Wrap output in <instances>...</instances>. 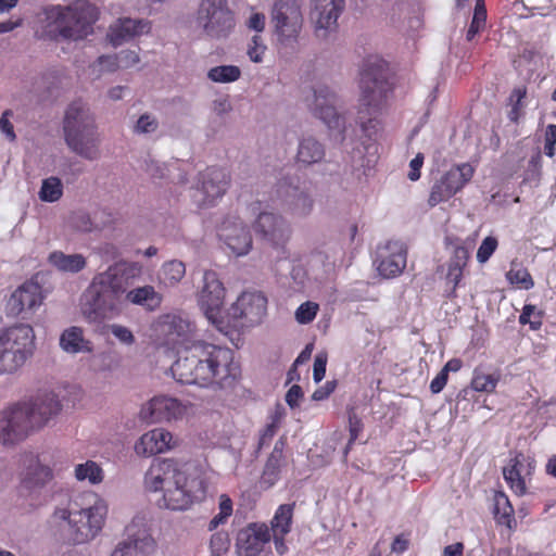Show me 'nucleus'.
<instances>
[{
  "mask_svg": "<svg viewBox=\"0 0 556 556\" xmlns=\"http://www.w3.org/2000/svg\"><path fill=\"white\" fill-rule=\"evenodd\" d=\"M173 378L181 384L231 390L241 377L233 352L202 340L191 341L177 352L170 367Z\"/></svg>",
  "mask_w": 556,
  "mask_h": 556,
  "instance_id": "nucleus-1",
  "label": "nucleus"
},
{
  "mask_svg": "<svg viewBox=\"0 0 556 556\" xmlns=\"http://www.w3.org/2000/svg\"><path fill=\"white\" fill-rule=\"evenodd\" d=\"M144 486L151 492L163 491L159 506L186 510L206 494L202 470L174 458H155L144 475Z\"/></svg>",
  "mask_w": 556,
  "mask_h": 556,
  "instance_id": "nucleus-2",
  "label": "nucleus"
},
{
  "mask_svg": "<svg viewBox=\"0 0 556 556\" xmlns=\"http://www.w3.org/2000/svg\"><path fill=\"white\" fill-rule=\"evenodd\" d=\"M62 129L65 144L73 153L90 162L101 157L102 138L86 103L74 101L66 108Z\"/></svg>",
  "mask_w": 556,
  "mask_h": 556,
  "instance_id": "nucleus-3",
  "label": "nucleus"
},
{
  "mask_svg": "<svg viewBox=\"0 0 556 556\" xmlns=\"http://www.w3.org/2000/svg\"><path fill=\"white\" fill-rule=\"evenodd\" d=\"M359 87L362 93L357 123L364 135L371 139L380 130L378 116L382 112L391 87L384 70L376 65H368L363 70Z\"/></svg>",
  "mask_w": 556,
  "mask_h": 556,
  "instance_id": "nucleus-4",
  "label": "nucleus"
},
{
  "mask_svg": "<svg viewBox=\"0 0 556 556\" xmlns=\"http://www.w3.org/2000/svg\"><path fill=\"white\" fill-rule=\"evenodd\" d=\"M46 16L55 25L64 39L80 40L93 31L98 10L86 0H76L67 7L51 5L45 9Z\"/></svg>",
  "mask_w": 556,
  "mask_h": 556,
  "instance_id": "nucleus-5",
  "label": "nucleus"
},
{
  "mask_svg": "<svg viewBox=\"0 0 556 556\" xmlns=\"http://www.w3.org/2000/svg\"><path fill=\"white\" fill-rule=\"evenodd\" d=\"M35 333L31 326L18 324L0 334V375L21 367L33 354Z\"/></svg>",
  "mask_w": 556,
  "mask_h": 556,
  "instance_id": "nucleus-6",
  "label": "nucleus"
},
{
  "mask_svg": "<svg viewBox=\"0 0 556 556\" xmlns=\"http://www.w3.org/2000/svg\"><path fill=\"white\" fill-rule=\"evenodd\" d=\"M276 194L281 208L294 218H306L314 211V190L305 181L281 179L277 184Z\"/></svg>",
  "mask_w": 556,
  "mask_h": 556,
  "instance_id": "nucleus-7",
  "label": "nucleus"
},
{
  "mask_svg": "<svg viewBox=\"0 0 556 556\" xmlns=\"http://www.w3.org/2000/svg\"><path fill=\"white\" fill-rule=\"evenodd\" d=\"M197 21L203 31L213 39H223L233 30L236 21L227 0H202Z\"/></svg>",
  "mask_w": 556,
  "mask_h": 556,
  "instance_id": "nucleus-8",
  "label": "nucleus"
},
{
  "mask_svg": "<svg viewBox=\"0 0 556 556\" xmlns=\"http://www.w3.org/2000/svg\"><path fill=\"white\" fill-rule=\"evenodd\" d=\"M338 96L327 85H316L305 97L308 111L331 130H338L344 139L345 117L338 112Z\"/></svg>",
  "mask_w": 556,
  "mask_h": 556,
  "instance_id": "nucleus-9",
  "label": "nucleus"
},
{
  "mask_svg": "<svg viewBox=\"0 0 556 556\" xmlns=\"http://www.w3.org/2000/svg\"><path fill=\"white\" fill-rule=\"evenodd\" d=\"M119 311L121 298L93 278L81 303L85 318L90 323H100L117 315Z\"/></svg>",
  "mask_w": 556,
  "mask_h": 556,
  "instance_id": "nucleus-10",
  "label": "nucleus"
},
{
  "mask_svg": "<svg viewBox=\"0 0 556 556\" xmlns=\"http://www.w3.org/2000/svg\"><path fill=\"white\" fill-rule=\"evenodd\" d=\"M28 410H25L22 402L14 403L0 409V444L14 446L25 441L34 433Z\"/></svg>",
  "mask_w": 556,
  "mask_h": 556,
  "instance_id": "nucleus-11",
  "label": "nucleus"
},
{
  "mask_svg": "<svg viewBox=\"0 0 556 556\" xmlns=\"http://www.w3.org/2000/svg\"><path fill=\"white\" fill-rule=\"evenodd\" d=\"M203 286L199 293V305L210 323L222 329L224 319L222 316L226 289L218 275L214 270H205Z\"/></svg>",
  "mask_w": 556,
  "mask_h": 556,
  "instance_id": "nucleus-12",
  "label": "nucleus"
},
{
  "mask_svg": "<svg viewBox=\"0 0 556 556\" xmlns=\"http://www.w3.org/2000/svg\"><path fill=\"white\" fill-rule=\"evenodd\" d=\"M125 539L117 543L111 556H153L155 541L143 518H134L125 529Z\"/></svg>",
  "mask_w": 556,
  "mask_h": 556,
  "instance_id": "nucleus-13",
  "label": "nucleus"
},
{
  "mask_svg": "<svg viewBox=\"0 0 556 556\" xmlns=\"http://www.w3.org/2000/svg\"><path fill=\"white\" fill-rule=\"evenodd\" d=\"M473 173V167L469 163L453 166L433 182L428 198V205L434 207L450 200L470 181Z\"/></svg>",
  "mask_w": 556,
  "mask_h": 556,
  "instance_id": "nucleus-14",
  "label": "nucleus"
},
{
  "mask_svg": "<svg viewBox=\"0 0 556 556\" xmlns=\"http://www.w3.org/2000/svg\"><path fill=\"white\" fill-rule=\"evenodd\" d=\"M230 185V176L226 169L211 166L200 172L192 195L199 206H211L220 199Z\"/></svg>",
  "mask_w": 556,
  "mask_h": 556,
  "instance_id": "nucleus-15",
  "label": "nucleus"
},
{
  "mask_svg": "<svg viewBox=\"0 0 556 556\" xmlns=\"http://www.w3.org/2000/svg\"><path fill=\"white\" fill-rule=\"evenodd\" d=\"M105 514L106 507L101 503L86 508H76L70 526L71 540L75 544L92 540L102 529Z\"/></svg>",
  "mask_w": 556,
  "mask_h": 556,
  "instance_id": "nucleus-16",
  "label": "nucleus"
},
{
  "mask_svg": "<svg viewBox=\"0 0 556 556\" xmlns=\"http://www.w3.org/2000/svg\"><path fill=\"white\" fill-rule=\"evenodd\" d=\"M271 21L282 42L295 41L303 22L298 1L276 0L271 10Z\"/></svg>",
  "mask_w": 556,
  "mask_h": 556,
  "instance_id": "nucleus-17",
  "label": "nucleus"
},
{
  "mask_svg": "<svg viewBox=\"0 0 556 556\" xmlns=\"http://www.w3.org/2000/svg\"><path fill=\"white\" fill-rule=\"evenodd\" d=\"M253 229L265 243L285 253L292 229L283 216L273 212H262L254 220Z\"/></svg>",
  "mask_w": 556,
  "mask_h": 556,
  "instance_id": "nucleus-18",
  "label": "nucleus"
},
{
  "mask_svg": "<svg viewBox=\"0 0 556 556\" xmlns=\"http://www.w3.org/2000/svg\"><path fill=\"white\" fill-rule=\"evenodd\" d=\"M266 312L267 299L262 292H243L230 306L228 316L242 327H252L262 323Z\"/></svg>",
  "mask_w": 556,
  "mask_h": 556,
  "instance_id": "nucleus-19",
  "label": "nucleus"
},
{
  "mask_svg": "<svg viewBox=\"0 0 556 556\" xmlns=\"http://www.w3.org/2000/svg\"><path fill=\"white\" fill-rule=\"evenodd\" d=\"M53 479L52 469L40 463L38 456H31L20 482V494L31 500L30 505L39 500L41 490Z\"/></svg>",
  "mask_w": 556,
  "mask_h": 556,
  "instance_id": "nucleus-20",
  "label": "nucleus"
},
{
  "mask_svg": "<svg viewBox=\"0 0 556 556\" xmlns=\"http://www.w3.org/2000/svg\"><path fill=\"white\" fill-rule=\"evenodd\" d=\"M345 9V0H315L312 12L316 37L327 39L338 30V18Z\"/></svg>",
  "mask_w": 556,
  "mask_h": 556,
  "instance_id": "nucleus-21",
  "label": "nucleus"
},
{
  "mask_svg": "<svg viewBox=\"0 0 556 556\" xmlns=\"http://www.w3.org/2000/svg\"><path fill=\"white\" fill-rule=\"evenodd\" d=\"M43 295L39 283L26 281L12 292L5 303V314L17 317L22 314H33L42 304Z\"/></svg>",
  "mask_w": 556,
  "mask_h": 556,
  "instance_id": "nucleus-22",
  "label": "nucleus"
},
{
  "mask_svg": "<svg viewBox=\"0 0 556 556\" xmlns=\"http://www.w3.org/2000/svg\"><path fill=\"white\" fill-rule=\"evenodd\" d=\"M377 269L384 278H394L403 273L407 263V248L401 241H388L378 247Z\"/></svg>",
  "mask_w": 556,
  "mask_h": 556,
  "instance_id": "nucleus-23",
  "label": "nucleus"
},
{
  "mask_svg": "<svg viewBox=\"0 0 556 556\" xmlns=\"http://www.w3.org/2000/svg\"><path fill=\"white\" fill-rule=\"evenodd\" d=\"M25 410H28L29 422L33 431H38L48 425L50 419L56 416L62 404L53 393L37 395L29 402H22Z\"/></svg>",
  "mask_w": 556,
  "mask_h": 556,
  "instance_id": "nucleus-24",
  "label": "nucleus"
},
{
  "mask_svg": "<svg viewBox=\"0 0 556 556\" xmlns=\"http://www.w3.org/2000/svg\"><path fill=\"white\" fill-rule=\"evenodd\" d=\"M218 237L237 256L245 255L252 249V236L248 226L238 217L223 222Z\"/></svg>",
  "mask_w": 556,
  "mask_h": 556,
  "instance_id": "nucleus-25",
  "label": "nucleus"
},
{
  "mask_svg": "<svg viewBox=\"0 0 556 556\" xmlns=\"http://www.w3.org/2000/svg\"><path fill=\"white\" fill-rule=\"evenodd\" d=\"M182 414L184 407L178 400L168 396H154L140 409L141 420L148 424L170 421Z\"/></svg>",
  "mask_w": 556,
  "mask_h": 556,
  "instance_id": "nucleus-26",
  "label": "nucleus"
},
{
  "mask_svg": "<svg viewBox=\"0 0 556 556\" xmlns=\"http://www.w3.org/2000/svg\"><path fill=\"white\" fill-rule=\"evenodd\" d=\"M287 445V438L280 437L274 445L271 453L268 455L260 478V485L262 489H270L279 480L281 470L286 466L285 448Z\"/></svg>",
  "mask_w": 556,
  "mask_h": 556,
  "instance_id": "nucleus-27",
  "label": "nucleus"
},
{
  "mask_svg": "<svg viewBox=\"0 0 556 556\" xmlns=\"http://www.w3.org/2000/svg\"><path fill=\"white\" fill-rule=\"evenodd\" d=\"M193 328L189 320L177 315H166L160 324V331L165 337L166 343L174 348L190 344L189 337Z\"/></svg>",
  "mask_w": 556,
  "mask_h": 556,
  "instance_id": "nucleus-28",
  "label": "nucleus"
},
{
  "mask_svg": "<svg viewBox=\"0 0 556 556\" xmlns=\"http://www.w3.org/2000/svg\"><path fill=\"white\" fill-rule=\"evenodd\" d=\"M135 270V266L127 263H116L94 278L105 288L118 295L127 293L128 278Z\"/></svg>",
  "mask_w": 556,
  "mask_h": 556,
  "instance_id": "nucleus-29",
  "label": "nucleus"
},
{
  "mask_svg": "<svg viewBox=\"0 0 556 556\" xmlns=\"http://www.w3.org/2000/svg\"><path fill=\"white\" fill-rule=\"evenodd\" d=\"M326 157V146L314 136H304L299 140L295 163L299 168L320 164Z\"/></svg>",
  "mask_w": 556,
  "mask_h": 556,
  "instance_id": "nucleus-30",
  "label": "nucleus"
},
{
  "mask_svg": "<svg viewBox=\"0 0 556 556\" xmlns=\"http://www.w3.org/2000/svg\"><path fill=\"white\" fill-rule=\"evenodd\" d=\"M172 439L170 432L156 428L141 435L135 444V451L142 456L160 454L170 447Z\"/></svg>",
  "mask_w": 556,
  "mask_h": 556,
  "instance_id": "nucleus-31",
  "label": "nucleus"
},
{
  "mask_svg": "<svg viewBox=\"0 0 556 556\" xmlns=\"http://www.w3.org/2000/svg\"><path fill=\"white\" fill-rule=\"evenodd\" d=\"M151 23L147 20L121 18L115 26L110 28L109 38L114 47L132 39L136 36L148 33Z\"/></svg>",
  "mask_w": 556,
  "mask_h": 556,
  "instance_id": "nucleus-32",
  "label": "nucleus"
},
{
  "mask_svg": "<svg viewBox=\"0 0 556 556\" xmlns=\"http://www.w3.org/2000/svg\"><path fill=\"white\" fill-rule=\"evenodd\" d=\"M60 346L68 354L91 353L92 342L85 338L80 327L72 326L63 330L60 336Z\"/></svg>",
  "mask_w": 556,
  "mask_h": 556,
  "instance_id": "nucleus-33",
  "label": "nucleus"
},
{
  "mask_svg": "<svg viewBox=\"0 0 556 556\" xmlns=\"http://www.w3.org/2000/svg\"><path fill=\"white\" fill-rule=\"evenodd\" d=\"M527 460L526 456L518 452L515 457L510 458L507 466L503 468V476L510 490L518 496L527 493V485L525 478L521 476L523 463Z\"/></svg>",
  "mask_w": 556,
  "mask_h": 556,
  "instance_id": "nucleus-34",
  "label": "nucleus"
},
{
  "mask_svg": "<svg viewBox=\"0 0 556 556\" xmlns=\"http://www.w3.org/2000/svg\"><path fill=\"white\" fill-rule=\"evenodd\" d=\"M48 262L59 271L68 274H77L87 265L86 257L83 254H65L62 251L51 252Z\"/></svg>",
  "mask_w": 556,
  "mask_h": 556,
  "instance_id": "nucleus-35",
  "label": "nucleus"
},
{
  "mask_svg": "<svg viewBox=\"0 0 556 556\" xmlns=\"http://www.w3.org/2000/svg\"><path fill=\"white\" fill-rule=\"evenodd\" d=\"M126 300L135 305L143 306L148 311H155L162 303V295L153 286H142L129 290Z\"/></svg>",
  "mask_w": 556,
  "mask_h": 556,
  "instance_id": "nucleus-36",
  "label": "nucleus"
},
{
  "mask_svg": "<svg viewBox=\"0 0 556 556\" xmlns=\"http://www.w3.org/2000/svg\"><path fill=\"white\" fill-rule=\"evenodd\" d=\"M469 260V251L466 247L457 244L448 262L446 279L453 283L452 295H455L456 287L463 278V269Z\"/></svg>",
  "mask_w": 556,
  "mask_h": 556,
  "instance_id": "nucleus-37",
  "label": "nucleus"
},
{
  "mask_svg": "<svg viewBox=\"0 0 556 556\" xmlns=\"http://www.w3.org/2000/svg\"><path fill=\"white\" fill-rule=\"evenodd\" d=\"M493 513L497 523L511 528V523L515 522V510L504 492L495 493Z\"/></svg>",
  "mask_w": 556,
  "mask_h": 556,
  "instance_id": "nucleus-38",
  "label": "nucleus"
},
{
  "mask_svg": "<svg viewBox=\"0 0 556 556\" xmlns=\"http://www.w3.org/2000/svg\"><path fill=\"white\" fill-rule=\"evenodd\" d=\"M294 504H282L271 520L273 533L288 534L291 530Z\"/></svg>",
  "mask_w": 556,
  "mask_h": 556,
  "instance_id": "nucleus-39",
  "label": "nucleus"
},
{
  "mask_svg": "<svg viewBox=\"0 0 556 556\" xmlns=\"http://www.w3.org/2000/svg\"><path fill=\"white\" fill-rule=\"evenodd\" d=\"M38 195L42 202L54 203L59 201L63 195L61 179L55 176L43 179Z\"/></svg>",
  "mask_w": 556,
  "mask_h": 556,
  "instance_id": "nucleus-40",
  "label": "nucleus"
},
{
  "mask_svg": "<svg viewBox=\"0 0 556 556\" xmlns=\"http://www.w3.org/2000/svg\"><path fill=\"white\" fill-rule=\"evenodd\" d=\"M75 478L78 481L88 480L91 484H99L103 481L104 473L99 464L93 460H87L75 467Z\"/></svg>",
  "mask_w": 556,
  "mask_h": 556,
  "instance_id": "nucleus-41",
  "label": "nucleus"
},
{
  "mask_svg": "<svg viewBox=\"0 0 556 556\" xmlns=\"http://www.w3.org/2000/svg\"><path fill=\"white\" fill-rule=\"evenodd\" d=\"M237 552L239 556H258L263 551V545L244 529L237 535Z\"/></svg>",
  "mask_w": 556,
  "mask_h": 556,
  "instance_id": "nucleus-42",
  "label": "nucleus"
},
{
  "mask_svg": "<svg viewBox=\"0 0 556 556\" xmlns=\"http://www.w3.org/2000/svg\"><path fill=\"white\" fill-rule=\"evenodd\" d=\"M241 77V70L237 65H218L208 70L207 78L214 83L229 84Z\"/></svg>",
  "mask_w": 556,
  "mask_h": 556,
  "instance_id": "nucleus-43",
  "label": "nucleus"
},
{
  "mask_svg": "<svg viewBox=\"0 0 556 556\" xmlns=\"http://www.w3.org/2000/svg\"><path fill=\"white\" fill-rule=\"evenodd\" d=\"M186 274V266L181 261L172 260L166 262L160 271V277L165 285L178 283Z\"/></svg>",
  "mask_w": 556,
  "mask_h": 556,
  "instance_id": "nucleus-44",
  "label": "nucleus"
},
{
  "mask_svg": "<svg viewBox=\"0 0 556 556\" xmlns=\"http://www.w3.org/2000/svg\"><path fill=\"white\" fill-rule=\"evenodd\" d=\"M527 94L526 87H517L515 88L508 99L509 105L511 106L508 112V118L510 122L517 123L520 117V110L522 108V99Z\"/></svg>",
  "mask_w": 556,
  "mask_h": 556,
  "instance_id": "nucleus-45",
  "label": "nucleus"
},
{
  "mask_svg": "<svg viewBox=\"0 0 556 556\" xmlns=\"http://www.w3.org/2000/svg\"><path fill=\"white\" fill-rule=\"evenodd\" d=\"M497 381L498 379L493 375H484L476 370L471 380V387L478 392H493L496 388Z\"/></svg>",
  "mask_w": 556,
  "mask_h": 556,
  "instance_id": "nucleus-46",
  "label": "nucleus"
},
{
  "mask_svg": "<svg viewBox=\"0 0 556 556\" xmlns=\"http://www.w3.org/2000/svg\"><path fill=\"white\" fill-rule=\"evenodd\" d=\"M519 323L521 325H530L532 330H539L542 326V314L541 312L535 313V306L532 304H526L519 316Z\"/></svg>",
  "mask_w": 556,
  "mask_h": 556,
  "instance_id": "nucleus-47",
  "label": "nucleus"
},
{
  "mask_svg": "<svg viewBox=\"0 0 556 556\" xmlns=\"http://www.w3.org/2000/svg\"><path fill=\"white\" fill-rule=\"evenodd\" d=\"M498 245V241L495 237L489 236L485 237L478 251H477V260L479 263L483 264L492 256Z\"/></svg>",
  "mask_w": 556,
  "mask_h": 556,
  "instance_id": "nucleus-48",
  "label": "nucleus"
},
{
  "mask_svg": "<svg viewBox=\"0 0 556 556\" xmlns=\"http://www.w3.org/2000/svg\"><path fill=\"white\" fill-rule=\"evenodd\" d=\"M318 305L316 303L309 301L302 303L295 312V319L300 324H308L316 317Z\"/></svg>",
  "mask_w": 556,
  "mask_h": 556,
  "instance_id": "nucleus-49",
  "label": "nucleus"
},
{
  "mask_svg": "<svg viewBox=\"0 0 556 556\" xmlns=\"http://www.w3.org/2000/svg\"><path fill=\"white\" fill-rule=\"evenodd\" d=\"M157 128H159L157 119L154 116H152L151 114L144 113L138 118V121L134 127V131L136 134H151V132L156 131Z\"/></svg>",
  "mask_w": 556,
  "mask_h": 556,
  "instance_id": "nucleus-50",
  "label": "nucleus"
},
{
  "mask_svg": "<svg viewBox=\"0 0 556 556\" xmlns=\"http://www.w3.org/2000/svg\"><path fill=\"white\" fill-rule=\"evenodd\" d=\"M266 46L260 35H254L248 49V55L254 63H261L265 53Z\"/></svg>",
  "mask_w": 556,
  "mask_h": 556,
  "instance_id": "nucleus-51",
  "label": "nucleus"
},
{
  "mask_svg": "<svg viewBox=\"0 0 556 556\" xmlns=\"http://www.w3.org/2000/svg\"><path fill=\"white\" fill-rule=\"evenodd\" d=\"M248 533L257 539L260 543L264 546L265 543L270 540V531L268 527L264 523H251L247 528H244Z\"/></svg>",
  "mask_w": 556,
  "mask_h": 556,
  "instance_id": "nucleus-52",
  "label": "nucleus"
},
{
  "mask_svg": "<svg viewBox=\"0 0 556 556\" xmlns=\"http://www.w3.org/2000/svg\"><path fill=\"white\" fill-rule=\"evenodd\" d=\"M111 333L121 342L126 345H130L135 342V337L129 328L113 324L109 327Z\"/></svg>",
  "mask_w": 556,
  "mask_h": 556,
  "instance_id": "nucleus-53",
  "label": "nucleus"
},
{
  "mask_svg": "<svg viewBox=\"0 0 556 556\" xmlns=\"http://www.w3.org/2000/svg\"><path fill=\"white\" fill-rule=\"evenodd\" d=\"M277 430L275 424H268L266 427L260 432V438L257 442V446L255 450V457H258L263 447L268 446L275 437Z\"/></svg>",
  "mask_w": 556,
  "mask_h": 556,
  "instance_id": "nucleus-54",
  "label": "nucleus"
},
{
  "mask_svg": "<svg viewBox=\"0 0 556 556\" xmlns=\"http://www.w3.org/2000/svg\"><path fill=\"white\" fill-rule=\"evenodd\" d=\"M363 430V421L355 413L354 408L349 410V431H350V440L349 445H351L357 438L361 431Z\"/></svg>",
  "mask_w": 556,
  "mask_h": 556,
  "instance_id": "nucleus-55",
  "label": "nucleus"
},
{
  "mask_svg": "<svg viewBox=\"0 0 556 556\" xmlns=\"http://www.w3.org/2000/svg\"><path fill=\"white\" fill-rule=\"evenodd\" d=\"M507 277L511 283L520 285L527 290L534 286L532 277L527 270L509 271Z\"/></svg>",
  "mask_w": 556,
  "mask_h": 556,
  "instance_id": "nucleus-56",
  "label": "nucleus"
},
{
  "mask_svg": "<svg viewBox=\"0 0 556 556\" xmlns=\"http://www.w3.org/2000/svg\"><path fill=\"white\" fill-rule=\"evenodd\" d=\"M73 226L81 232H90L93 229L92 220L85 212H78L73 216Z\"/></svg>",
  "mask_w": 556,
  "mask_h": 556,
  "instance_id": "nucleus-57",
  "label": "nucleus"
},
{
  "mask_svg": "<svg viewBox=\"0 0 556 556\" xmlns=\"http://www.w3.org/2000/svg\"><path fill=\"white\" fill-rule=\"evenodd\" d=\"M327 366V354L318 353L315 356L314 368H313V379L316 383L320 382L326 374Z\"/></svg>",
  "mask_w": 556,
  "mask_h": 556,
  "instance_id": "nucleus-58",
  "label": "nucleus"
},
{
  "mask_svg": "<svg viewBox=\"0 0 556 556\" xmlns=\"http://www.w3.org/2000/svg\"><path fill=\"white\" fill-rule=\"evenodd\" d=\"M147 173L152 179H164L167 177V167L164 163L150 161L147 163Z\"/></svg>",
  "mask_w": 556,
  "mask_h": 556,
  "instance_id": "nucleus-59",
  "label": "nucleus"
},
{
  "mask_svg": "<svg viewBox=\"0 0 556 556\" xmlns=\"http://www.w3.org/2000/svg\"><path fill=\"white\" fill-rule=\"evenodd\" d=\"M485 16H482V13L475 12L472 21L470 23V26L467 30L466 38L467 40H472L475 36L484 27L485 24Z\"/></svg>",
  "mask_w": 556,
  "mask_h": 556,
  "instance_id": "nucleus-60",
  "label": "nucleus"
},
{
  "mask_svg": "<svg viewBox=\"0 0 556 556\" xmlns=\"http://www.w3.org/2000/svg\"><path fill=\"white\" fill-rule=\"evenodd\" d=\"M118 58V62L121 67H131L139 63L140 58L136 51L132 50H122L118 54H116Z\"/></svg>",
  "mask_w": 556,
  "mask_h": 556,
  "instance_id": "nucleus-61",
  "label": "nucleus"
},
{
  "mask_svg": "<svg viewBox=\"0 0 556 556\" xmlns=\"http://www.w3.org/2000/svg\"><path fill=\"white\" fill-rule=\"evenodd\" d=\"M12 114L11 111L7 110L0 117V131H2L10 141L16 139L12 123L9 121V116Z\"/></svg>",
  "mask_w": 556,
  "mask_h": 556,
  "instance_id": "nucleus-62",
  "label": "nucleus"
},
{
  "mask_svg": "<svg viewBox=\"0 0 556 556\" xmlns=\"http://www.w3.org/2000/svg\"><path fill=\"white\" fill-rule=\"evenodd\" d=\"M337 387V381L331 380L327 381L323 387H319L316 389L312 394L313 401H323L326 400L334 390Z\"/></svg>",
  "mask_w": 556,
  "mask_h": 556,
  "instance_id": "nucleus-63",
  "label": "nucleus"
},
{
  "mask_svg": "<svg viewBox=\"0 0 556 556\" xmlns=\"http://www.w3.org/2000/svg\"><path fill=\"white\" fill-rule=\"evenodd\" d=\"M424 164V154L418 153L409 163V172L407 177L412 181H416L420 178V168Z\"/></svg>",
  "mask_w": 556,
  "mask_h": 556,
  "instance_id": "nucleus-64",
  "label": "nucleus"
}]
</instances>
